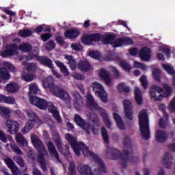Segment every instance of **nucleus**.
I'll return each mask as SVG.
<instances>
[{
    "label": "nucleus",
    "mask_w": 175,
    "mask_h": 175,
    "mask_svg": "<svg viewBox=\"0 0 175 175\" xmlns=\"http://www.w3.org/2000/svg\"><path fill=\"white\" fill-rule=\"evenodd\" d=\"M88 154V156L84 155V157L94 159L95 164L94 163H92L90 165L85 163L79 164L77 167L79 174L91 175L94 172H98V173H106L107 172L106 167H105V163L97 154H94L91 150Z\"/></svg>",
    "instance_id": "obj_1"
},
{
    "label": "nucleus",
    "mask_w": 175,
    "mask_h": 175,
    "mask_svg": "<svg viewBox=\"0 0 175 175\" xmlns=\"http://www.w3.org/2000/svg\"><path fill=\"white\" fill-rule=\"evenodd\" d=\"M43 87L46 89L49 88L55 96L59 98L62 100H65V102H70V96H69V93L57 86L54 85V79H53V77L49 76L44 80Z\"/></svg>",
    "instance_id": "obj_2"
},
{
    "label": "nucleus",
    "mask_w": 175,
    "mask_h": 175,
    "mask_svg": "<svg viewBox=\"0 0 175 175\" xmlns=\"http://www.w3.org/2000/svg\"><path fill=\"white\" fill-rule=\"evenodd\" d=\"M29 100L32 105H34V106H36L38 109H41L42 110H46V109H48L49 111L52 113L55 120H57L59 123L61 122L62 120L61 116H59V112H58L55 106L53 105V103H47L46 100L36 96L30 97Z\"/></svg>",
    "instance_id": "obj_3"
},
{
    "label": "nucleus",
    "mask_w": 175,
    "mask_h": 175,
    "mask_svg": "<svg viewBox=\"0 0 175 175\" xmlns=\"http://www.w3.org/2000/svg\"><path fill=\"white\" fill-rule=\"evenodd\" d=\"M31 142L36 150L38 151V161L40 164L41 169L44 172H46L47 170V167L49 166V163L46 161L44 159V157H46V154L47 152H46V148L44 147V145H43V143H42V141L35 135H31Z\"/></svg>",
    "instance_id": "obj_4"
},
{
    "label": "nucleus",
    "mask_w": 175,
    "mask_h": 175,
    "mask_svg": "<svg viewBox=\"0 0 175 175\" xmlns=\"http://www.w3.org/2000/svg\"><path fill=\"white\" fill-rule=\"evenodd\" d=\"M139 129L144 140H148L151 137L150 125L148 124V114L147 110L143 109L139 114Z\"/></svg>",
    "instance_id": "obj_5"
},
{
    "label": "nucleus",
    "mask_w": 175,
    "mask_h": 175,
    "mask_svg": "<svg viewBox=\"0 0 175 175\" xmlns=\"http://www.w3.org/2000/svg\"><path fill=\"white\" fill-rule=\"evenodd\" d=\"M66 139L72 147L75 154L79 157V155L83 154V155L88 156V152H90V149L87 148L84 144L81 142H77V140L75 137H72L70 134H66Z\"/></svg>",
    "instance_id": "obj_6"
},
{
    "label": "nucleus",
    "mask_w": 175,
    "mask_h": 175,
    "mask_svg": "<svg viewBox=\"0 0 175 175\" xmlns=\"http://www.w3.org/2000/svg\"><path fill=\"white\" fill-rule=\"evenodd\" d=\"M39 54V52L36 51L33 54L30 55L29 56H23L21 59H26V61H31V59H35V58L37 59L38 62L41 63L42 65H44V66H47L50 69H52L53 74L55 77H57V79H59L61 77V75L58 74L55 72V70H53L54 68V66H53V62H51V59L47 58L44 56H38Z\"/></svg>",
    "instance_id": "obj_7"
},
{
    "label": "nucleus",
    "mask_w": 175,
    "mask_h": 175,
    "mask_svg": "<svg viewBox=\"0 0 175 175\" xmlns=\"http://www.w3.org/2000/svg\"><path fill=\"white\" fill-rule=\"evenodd\" d=\"M172 94V88L169 85L165 84L163 85V89L159 86L153 85L152 90H150V97L154 100H161L163 99V97L170 96Z\"/></svg>",
    "instance_id": "obj_8"
},
{
    "label": "nucleus",
    "mask_w": 175,
    "mask_h": 175,
    "mask_svg": "<svg viewBox=\"0 0 175 175\" xmlns=\"http://www.w3.org/2000/svg\"><path fill=\"white\" fill-rule=\"evenodd\" d=\"M104 43L110 44L113 47H121L126 44H133V40L129 37L116 38L113 35H107L104 37Z\"/></svg>",
    "instance_id": "obj_9"
},
{
    "label": "nucleus",
    "mask_w": 175,
    "mask_h": 175,
    "mask_svg": "<svg viewBox=\"0 0 175 175\" xmlns=\"http://www.w3.org/2000/svg\"><path fill=\"white\" fill-rule=\"evenodd\" d=\"M31 45L23 43L17 47V45L12 44L8 46L7 49L1 53V57H10V55H17L18 54V50L21 51H31Z\"/></svg>",
    "instance_id": "obj_10"
},
{
    "label": "nucleus",
    "mask_w": 175,
    "mask_h": 175,
    "mask_svg": "<svg viewBox=\"0 0 175 175\" xmlns=\"http://www.w3.org/2000/svg\"><path fill=\"white\" fill-rule=\"evenodd\" d=\"M86 99H87L88 106L90 109L98 110L100 114H101L107 126L109 128L111 125V123L109 120V117L107 116V113H106V111H105V109L98 106V104L95 102V100H94V97H92V95L88 94L86 96Z\"/></svg>",
    "instance_id": "obj_11"
},
{
    "label": "nucleus",
    "mask_w": 175,
    "mask_h": 175,
    "mask_svg": "<svg viewBox=\"0 0 175 175\" xmlns=\"http://www.w3.org/2000/svg\"><path fill=\"white\" fill-rule=\"evenodd\" d=\"M23 66H25V69L27 70V73L23 72L22 74L24 80H25V81H32V80H35L36 77L32 73L38 70V64L36 63L25 62L23 64Z\"/></svg>",
    "instance_id": "obj_12"
},
{
    "label": "nucleus",
    "mask_w": 175,
    "mask_h": 175,
    "mask_svg": "<svg viewBox=\"0 0 175 175\" xmlns=\"http://www.w3.org/2000/svg\"><path fill=\"white\" fill-rule=\"evenodd\" d=\"M75 122L78 126H80L83 131H85L88 133H90V131H92L94 135H98L99 129L95 126H91L90 123L86 122L80 117V116L76 114L75 116Z\"/></svg>",
    "instance_id": "obj_13"
},
{
    "label": "nucleus",
    "mask_w": 175,
    "mask_h": 175,
    "mask_svg": "<svg viewBox=\"0 0 175 175\" xmlns=\"http://www.w3.org/2000/svg\"><path fill=\"white\" fill-rule=\"evenodd\" d=\"M8 70L10 72H16V67H14L13 64L5 62L3 63V68H0V77L3 79V80H9V79H10V75L8 72Z\"/></svg>",
    "instance_id": "obj_14"
},
{
    "label": "nucleus",
    "mask_w": 175,
    "mask_h": 175,
    "mask_svg": "<svg viewBox=\"0 0 175 175\" xmlns=\"http://www.w3.org/2000/svg\"><path fill=\"white\" fill-rule=\"evenodd\" d=\"M93 90L94 91L95 94L98 95L100 98L104 103H107V93L105 90L103 85L100 83L97 82H94L92 84Z\"/></svg>",
    "instance_id": "obj_15"
},
{
    "label": "nucleus",
    "mask_w": 175,
    "mask_h": 175,
    "mask_svg": "<svg viewBox=\"0 0 175 175\" xmlns=\"http://www.w3.org/2000/svg\"><path fill=\"white\" fill-rule=\"evenodd\" d=\"M123 105L126 120L132 121V120H133V107L132 106V103L129 100H124L123 101Z\"/></svg>",
    "instance_id": "obj_16"
},
{
    "label": "nucleus",
    "mask_w": 175,
    "mask_h": 175,
    "mask_svg": "<svg viewBox=\"0 0 175 175\" xmlns=\"http://www.w3.org/2000/svg\"><path fill=\"white\" fill-rule=\"evenodd\" d=\"M8 132L11 135H16L20 129V124L16 120H8L5 122Z\"/></svg>",
    "instance_id": "obj_17"
},
{
    "label": "nucleus",
    "mask_w": 175,
    "mask_h": 175,
    "mask_svg": "<svg viewBox=\"0 0 175 175\" xmlns=\"http://www.w3.org/2000/svg\"><path fill=\"white\" fill-rule=\"evenodd\" d=\"M98 75L101 79H103L107 85H113V79L109 72L105 69H100Z\"/></svg>",
    "instance_id": "obj_18"
},
{
    "label": "nucleus",
    "mask_w": 175,
    "mask_h": 175,
    "mask_svg": "<svg viewBox=\"0 0 175 175\" xmlns=\"http://www.w3.org/2000/svg\"><path fill=\"white\" fill-rule=\"evenodd\" d=\"M54 142L62 154H64V155H68V154H69L68 146H64V148L62 149V146H61L62 143L61 142V138L59 137V134H57L56 137H54Z\"/></svg>",
    "instance_id": "obj_19"
},
{
    "label": "nucleus",
    "mask_w": 175,
    "mask_h": 175,
    "mask_svg": "<svg viewBox=\"0 0 175 175\" xmlns=\"http://www.w3.org/2000/svg\"><path fill=\"white\" fill-rule=\"evenodd\" d=\"M5 162L8 167L11 170L14 175L21 174L18 167H17L13 160H12L10 158H6L5 159Z\"/></svg>",
    "instance_id": "obj_20"
},
{
    "label": "nucleus",
    "mask_w": 175,
    "mask_h": 175,
    "mask_svg": "<svg viewBox=\"0 0 175 175\" xmlns=\"http://www.w3.org/2000/svg\"><path fill=\"white\" fill-rule=\"evenodd\" d=\"M139 58L142 59V61H149L151 59V50L148 48H142L139 51Z\"/></svg>",
    "instance_id": "obj_21"
},
{
    "label": "nucleus",
    "mask_w": 175,
    "mask_h": 175,
    "mask_svg": "<svg viewBox=\"0 0 175 175\" xmlns=\"http://www.w3.org/2000/svg\"><path fill=\"white\" fill-rule=\"evenodd\" d=\"M167 133L163 130H158L155 133V139L159 143H164L167 140Z\"/></svg>",
    "instance_id": "obj_22"
},
{
    "label": "nucleus",
    "mask_w": 175,
    "mask_h": 175,
    "mask_svg": "<svg viewBox=\"0 0 175 175\" xmlns=\"http://www.w3.org/2000/svg\"><path fill=\"white\" fill-rule=\"evenodd\" d=\"M74 106L77 110H80V107L83 106V98L79 92H76L73 94Z\"/></svg>",
    "instance_id": "obj_23"
},
{
    "label": "nucleus",
    "mask_w": 175,
    "mask_h": 175,
    "mask_svg": "<svg viewBox=\"0 0 175 175\" xmlns=\"http://www.w3.org/2000/svg\"><path fill=\"white\" fill-rule=\"evenodd\" d=\"M64 59H66L68 65L72 70H75L77 68V64H76V59L75 57L70 55H64Z\"/></svg>",
    "instance_id": "obj_24"
},
{
    "label": "nucleus",
    "mask_w": 175,
    "mask_h": 175,
    "mask_svg": "<svg viewBox=\"0 0 175 175\" xmlns=\"http://www.w3.org/2000/svg\"><path fill=\"white\" fill-rule=\"evenodd\" d=\"M78 68L82 72H88L91 70V65L87 59L81 60L78 64Z\"/></svg>",
    "instance_id": "obj_25"
},
{
    "label": "nucleus",
    "mask_w": 175,
    "mask_h": 175,
    "mask_svg": "<svg viewBox=\"0 0 175 175\" xmlns=\"http://www.w3.org/2000/svg\"><path fill=\"white\" fill-rule=\"evenodd\" d=\"M172 158H173V156L170 152H167L164 154L163 162H164L165 167L167 169H170L172 167L173 165V163H172Z\"/></svg>",
    "instance_id": "obj_26"
},
{
    "label": "nucleus",
    "mask_w": 175,
    "mask_h": 175,
    "mask_svg": "<svg viewBox=\"0 0 175 175\" xmlns=\"http://www.w3.org/2000/svg\"><path fill=\"white\" fill-rule=\"evenodd\" d=\"M47 146L49 150V152L51 155L55 157L56 162H59V158L58 157V152H57V150H55V147L54 146V144L49 142L47 144Z\"/></svg>",
    "instance_id": "obj_27"
},
{
    "label": "nucleus",
    "mask_w": 175,
    "mask_h": 175,
    "mask_svg": "<svg viewBox=\"0 0 175 175\" xmlns=\"http://www.w3.org/2000/svg\"><path fill=\"white\" fill-rule=\"evenodd\" d=\"M5 90L7 92L10 94H14V92H18L20 90V86L16 83H10L5 86Z\"/></svg>",
    "instance_id": "obj_28"
},
{
    "label": "nucleus",
    "mask_w": 175,
    "mask_h": 175,
    "mask_svg": "<svg viewBox=\"0 0 175 175\" xmlns=\"http://www.w3.org/2000/svg\"><path fill=\"white\" fill-rule=\"evenodd\" d=\"M159 53H157V57L160 61H165V57L161 53H163V54H167V55L169 54V53H170V50L165 47H160L159 49Z\"/></svg>",
    "instance_id": "obj_29"
},
{
    "label": "nucleus",
    "mask_w": 175,
    "mask_h": 175,
    "mask_svg": "<svg viewBox=\"0 0 175 175\" xmlns=\"http://www.w3.org/2000/svg\"><path fill=\"white\" fill-rule=\"evenodd\" d=\"M113 118L117 124L118 128H119L120 130L125 129V126H124L122 119H121V117L120 115H118V113H113Z\"/></svg>",
    "instance_id": "obj_30"
},
{
    "label": "nucleus",
    "mask_w": 175,
    "mask_h": 175,
    "mask_svg": "<svg viewBox=\"0 0 175 175\" xmlns=\"http://www.w3.org/2000/svg\"><path fill=\"white\" fill-rule=\"evenodd\" d=\"M35 122L32 120H29L25 127L22 129V133L23 135H25L27 133H28V132H29V131H31L32 129V128H33V126H35Z\"/></svg>",
    "instance_id": "obj_31"
},
{
    "label": "nucleus",
    "mask_w": 175,
    "mask_h": 175,
    "mask_svg": "<svg viewBox=\"0 0 175 175\" xmlns=\"http://www.w3.org/2000/svg\"><path fill=\"white\" fill-rule=\"evenodd\" d=\"M0 102L2 103H8L9 105H14V103H16V100L13 97L0 95Z\"/></svg>",
    "instance_id": "obj_32"
},
{
    "label": "nucleus",
    "mask_w": 175,
    "mask_h": 175,
    "mask_svg": "<svg viewBox=\"0 0 175 175\" xmlns=\"http://www.w3.org/2000/svg\"><path fill=\"white\" fill-rule=\"evenodd\" d=\"M57 66H58L60 68V70L63 75L65 76H69V71L68 70V67L64 65V63L59 62V60H56L55 62Z\"/></svg>",
    "instance_id": "obj_33"
},
{
    "label": "nucleus",
    "mask_w": 175,
    "mask_h": 175,
    "mask_svg": "<svg viewBox=\"0 0 175 175\" xmlns=\"http://www.w3.org/2000/svg\"><path fill=\"white\" fill-rule=\"evenodd\" d=\"M134 95L137 103L138 105H142V103H143V97H142V92H140V89H139V88H135Z\"/></svg>",
    "instance_id": "obj_34"
},
{
    "label": "nucleus",
    "mask_w": 175,
    "mask_h": 175,
    "mask_svg": "<svg viewBox=\"0 0 175 175\" xmlns=\"http://www.w3.org/2000/svg\"><path fill=\"white\" fill-rule=\"evenodd\" d=\"M117 90L119 92H124L126 94L131 91V88L122 82L118 85Z\"/></svg>",
    "instance_id": "obj_35"
},
{
    "label": "nucleus",
    "mask_w": 175,
    "mask_h": 175,
    "mask_svg": "<svg viewBox=\"0 0 175 175\" xmlns=\"http://www.w3.org/2000/svg\"><path fill=\"white\" fill-rule=\"evenodd\" d=\"M79 36V31L75 29L68 30L65 33V37L68 38V39H75Z\"/></svg>",
    "instance_id": "obj_36"
},
{
    "label": "nucleus",
    "mask_w": 175,
    "mask_h": 175,
    "mask_svg": "<svg viewBox=\"0 0 175 175\" xmlns=\"http://www.w3.org/2000/svg\"><path fill=\"white\" fill-rule=\"evenodd\" d=\"M26 114L29 118V121H33L36 122V120H38V115L33 111L31 109L26 110Z\"/></svg>",
    "instance_id": "obj_37"
},
{
    "label": "nucleus",
    "mask_w": 175,
    "mask_h": 175,
    "mask_svg": "<svg viewBox=\"0 0 175 175\" xmlns=\"http://www.w3.org/2000/svg\"><path fill=\"white\" fill-rule=\"evenodd\" d=\"M16 140L19 144H22V146H28V141L24 139V137L21 134H17L16 136Z\"/></svg>",
    "instance_id": "obj_38"
},
{
    "label": "nucleus",
    "mask_w": 175,
    "mask_h": 175,
    "mask_svg": "<svg viewBox=\"0 0 175 175\" xmlns=\"http://www.w3.org/2000/svg\"><path fill=\"white\" fill-rule=\"evenodd\" d=\"M162 68L165 72H167L169 75H175L174 68H173L172 66L169 64H162Z\"/></svg>",
    "instance_id": "obj_39"
},
{
    "label": "nucleus",
    "mask_w": 175,
    "mask_h": 175,
    "mask_svg": "<svg viewBox=\"0 0 175 175\" xmlns=\"http://www.w3.org/2000/svg\"><path fill=\"white\" fill-rule=\"evenodd\" d=\"M120 64L121 68H122V69H124V70H125L126 72H129L132 69L131 65H129V64L126 63V62L122 59L120 60Z\"/></svg>",
    "instance_id": "obj_40"
},
{
    "label": "nucleus",
    "mask_w": 175,
    "mask_h": 175,
    "mask_svg": "<svg viewBox=\"0 0 175 175\" xmlns=\"http://www.w3.org/2000/svg\"><path fill=\"white\" fill-rule=\"evenodd\" d=\"M0 140H1V142L3 143H7L8 140H10L11 143L13 142V139L10 136L7 137L6 134L2 131H0Z\"/></svg>",
    "instance_id": "obj_41"
},
{
    "label": "nucleus",
    "mask_w": 175,
    "mask_h": 175,
    "mask_svg": "<svg viewBox=\"0 0 175 175\" xmlns=\"http://www.w3.org/2000/svg\"><path fill=\"white\" fill-rule=\"evenodd\" d=\"M39 92V88L36 83H31L29 85V94H38Z\"/></svg>",
    "instance_id": "obj_42"
},
{
    "label": "nucleus",
    "mask_w": 175,
    "mask_h": 175,
    "mask_svg": "<svg viewBox=\"0 0 175 175\" xmlns=\"http://www.w3.org/2000/svg\"><path fill=\"white\" fill-rule=\"evenodd\" d=\"M161 75V70L158 68H154L153 70L152 76L156 81H161V77H159Z\"/></svg>",
    "instance_id": "obj_43"
},
{
    "label": "nucleus",
    "mask_w": 175,
    "mask_h": 175,
    "mask_svg": "<svg viewBox=\"0 0 175 175\" xmlns=\"http://www.w3.org/2000/svg\"><path fill=\"white\" fill-rule=\"evenodd\" d=\"M18 34H19V36H21V38H27L32 35V31H31V30L29 29L21 30Z\"/></svg>",
    "instance_id": "obj_44"
},
{
    "label": "nucleus",
    "mask_w": 175,
    "mask_h": 175,
    "mask_svg": "<svg viewBox=\"0 0 175 175\" xmlns=\"http://www.w3.org/2000/svg\"><path fill=\"white\" fill-rule=\"evenodd\" d=\"M82 42L84 43V44H92L91 35H84L82 37Z\"/></svg>",
    "instance_id": "obj_45"
},
{
    "label": "nucleus",
    "mask_w": 175,
    "mask_h": 175,
    "mask_svg": "<svg viewBox=\"0 0 175 175\" xmlns=\"http://www.w3.org/2000/svg\"><path fill=\"white\" fill-rule=\"evenodd\" d=\"M76 165H75V162L71 161L69 164L68 170L69 175H75L76 174Z\"/></svg>",
    "instance_id": "obj_46"
},
{
    "label": "nucleus",
    "mask_w": 175,
    "mask_h": 175,
    "mask_svg": "<svg viewBox=\"0 0 175 175\" xmlns=\"http://www.w3.org/2000/svg\"><path fill=\"white\" fill-rule=\"evenodd\" d=\"M139 81L142 87H144L145 89L147 88L148 85V82L147 81V77H146L145 75H142L139 79Z\"/></svg>",
    "instance_id": "obj_47"
},
{
    "label": "nucleus",
    "mask_w": 175,
    "mask_h": 175,
    "mask_svg": "<svg viewBox=\"0 0 175 175\" xmlns=\"http://www.w3.org/2000/svg\"><path fill=\"white\" fill-rule=\"evenodd\" d=\"M133 66L134 68H138L139 69H142L143 70H146V69H147V66L137 61L134 62Z\"/></svg>",
    "instance_id": "obj_48"
},
{
    "label": "nucleus",
    "mask_w": 175,
    "mask_h": 175,
    "mask_svg": "<svg viewBox=\"0 0 175 175\" xmlns=\"http://www.w3.org/2000/svg\"><path fill=\"white\" fill-rule=\"evenodd\" d=\"M101 133L103 138V140L105 143L109 142V134L107 133V131L105 129H101Z\"/></svg>",
    "instance_id": "obj_49"
},
{
    "label": "nucleus",
    "mask_w": 175,
    "mask_h": 175,
    "mask_svg": "<svg viewBox=\"0 0 175 175\" xmlns=\"http://www.w3.org/2000/svg\"><path fill=\"white\" fill-rule=\"evenodd\" d=\"M0 114L9 116L10 114V110L5 107H0Z\"/></svg>",
    "instance_id": "obj_50"
},
{
    "label": "nucleus",
    "mask_w": 175,
    "mask_h": 175,
    "mask_svg": "<svg viewBox=\"0 0 175 175\" xmlns=\"http://www.w3.org/2000/svg\"><path fill=\"white\" fill-rule=\"evenodd\" d=\"M71 48L75 51H80V50H83V46H81V44L77 43L72 44Z\"/></svg>",
    "instance_id": "obj_51"
},
{
    "label": "nucleus",
    "mask_w": 175,
    "mask_h": 175,
    "mask_svg": "<svg viewBox=\"0 0 175 175\" xmlns=\"http://www.w3.org/2000/svg\"><path fill=\"white\" fill-rule=\"evenodd\" d=\"M90 57H92V58H94V59H100V53L99 52H90L89 53Z\"/></svg>",
    "instance_id": "obj_52"
},
{
    "label": "nucleus",
    "mask_w": 175,
    "mask_h": 175,
    "mask_svg": "<svg viewBox=\"0 0 175 175\" xmlns=\"http://www.w3.org/2000/svg\"><path fill=\"white\" fill-rule=\"evenodd\" d=\"M55 44L54 43L53 41H49L46 46V50H53V49H55Z\"/></svg>",
    "instance_id": "obj_53"
},
{
    "label": "nucleus",
    "mask_w": 175,
    "mask_h": 175,
    "mask_svg": "<svg viewBox=\"0 0 175 175\" xmlns=\"http://www.w3.org/2000/svg\"><path fill=\"white\" fill-rule=\"evenodd\" d=\"M46 25H43L42 26L37 27L36 29V32H37L38 33H39V32H42V31H45L46 32H49L50 31V29H44Z\"/></svg>",
    "instance_id": "obj_54"
},
{
    "label": "nucleus",
    "mask_w": 175,
    "mask_h": 175,
    "mask_svg": "<svg viewBox=\"0 0 175 175\" xmlns=\"http://www.w3.org/2000/svg\"><path fill=\"white\" fill-rule=\"evenodd\" d=\"M11 148H13V151L16 154H23V152L21 150H20V148L17 147L16 144H11Z\"/></svg>",
    "instance_id": "obj_55"
},
{
    "label": "nucleus",
    "mask_w": 175,
    "mask_h": 175,
    "mask_svg": "<svg viewBox=\"0 0 175 175\" xmlns=\"http://www.w3.org/2000/svg\"><path fill=\"white\" fill-rule=\"evenodd\" d=\"M170 111H175V97L171 100L169 105Z\"/></svg>",
    "instance_id": "obj_56"
},
{
    "label": "nucleus",
    "mask_w": 175,
    "mask_h": 175,
    "mask_svg": "<svg viewBox=\"0 0 175 175\" xmlns=\"http://www.w3.org/2000/svg\"><path fill=\"white\" fill-rule=\"evenodd\" d=\"M90 37L92 38V42H98L100 40V35L99 34H90Z\"/></svg>",
    "instance_id": "obj_57"
},
{
    "label": "nucleus",
    "mask_w": 175,
    "mask_h": 175,
    "mask_svg": "<svg viewBox=\"0 0 175 175\" xmlns=\"http://www.w3.org/2000/svg\"><path fill=\"white\" fill-rule=\"evenodd\" d=\"M14 159L15 162H16V163H18V165H20V166H21L22 167L24 166V161H23V158L19 157H15Z\"/></svg>",
    "instance_id": "obj_58"
},
{
    "label": "nucleus",
    "mask_w": 175,
    "mask_h": 175,
    "mask_svg": "<svg viewBox=\"0 0 175 175\" xmlns=\"http://www.w3.org/2000/svg\"><path fill=\"white\" fill-rule=\"evenodd\" d=\"M107 151L110 152V154H113L114 155H118V154H120V151H118V150L113 148H108Z\"/></svg>",
    "instance_id": "obj_59"
},
{
    "label": "nucleus",
    "mask_w": 175,
    "mask_h": 175,
    "mask_svg": "<svg viewBox=\"0 0 175 175\" xmlns=\"http://www.w3.org/2000/svg\"><path fill=\"white\" fill-rule=\"evenodd\" d=\"M111 72H113V73H115V77L116 79H118V77H120V72H118V70H117L116 68L114 67H111Z\"/></svg>",
    "instance_id": "obj_60"
},
{
    "label": "nucleus",
    "mask_w": 175,
    "mask_h": 175,
    "mask_svg": "<svg viewBox=\"0 0 175 175\" xmlns=\"http://www.w3.org/2000/svg\"><path fill=\"white\" fill-rule=\"evenodd\" d=\"M159 124L160 125V126H161V128H165V126L167 125V121L163 119H161L159 122Z\"/></svg>",
    "instance_id": "obj_61"
},
{
    "label": "nucleus",
    "mask_w": 175,
    "mask_h": 175,
    "mask_svg": "<svg viewBox=\"0 0 175 175\" xmlns=\"http://www.w3.org/2000/svg\"><path fill=\"white\" fill-rule=\"evenodd\" d=\"M51 35L50 33H45L42 34L41 38L44 42H46V40H49V38H51Z\"/></svg>",
    "instance_id": "obj_62"
},
{
    "label": "nucleus",
    "mask_w": 175,
    "mask_h": 175,
    "mask_svg": "<svg viewBox=\"0 0 175 175\" xmlns=\"http://www.w3.org/2000/svg\"><path fill=\"white\" fill-rule=\"evenodd\" d=\"M129 51L131 55H136V54H137V49H129Z\"/></svg>",
    "instance_id": "obj_63"
},
{
    "label": "nucleus",
    "mask_w": 175,
    "mask_h": 175,
    "mask_svg": "<svg viewBox=\"0 0 175 175\" xmlns=\"http://www.w3.org/2000/svg\"><path fill=\"white\" fill-rule=\"evenodd\" d=\"M33 175H42L40 171L37 168H33Z\"/></svg>",
    "instance_id": "obj_64"
}]
</instances>
